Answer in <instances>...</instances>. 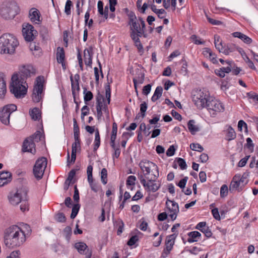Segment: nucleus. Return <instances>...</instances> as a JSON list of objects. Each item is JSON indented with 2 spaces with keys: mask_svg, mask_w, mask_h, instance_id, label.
Masks as SVG:
<instances>
[{
  "mask_svg": "<svg viewBox=\"0 0 258 258\" xmlns=\"http://www.w3.org/2000/svg\"><path fill=\"white\" fill-rule=\"evenodd\" d=\"M30 227L28 224H24L22 227L12 225L7 228L4 232V242L9 248L20 246L26 241V234L30 233Z\"/></svg>",
  "mask_w": 258,
  "mask_h": 258,
  "instance_id": "nucleus-1",
  "label": "nucleus"
},
{
  "mask_svg": "<svg viewBox=\"0 0 258 258\" xmlns=\"http://www.w3.org/2000/svg\"><path fill=\"white\" fill-rule=\"evenodd\" d=\"M19 42L12 34L6 33L0 37V53L12 55L15 53Z\"/></svg>",
  "mask_w": 258,
  "mask_h": 258,
  "instance_id": "nucleus-2",
  "label": "nucleus"
},
{
  "mask_svg": "<svg viewBox=\"0 0 258 258\" xmlns=\"http://www.w3.org/2000/svg\"><path fill=\"white\" fill-rule=\"evenodd\" d=\"M16 75H13L11 78V83L10 86V90L11 93L17 98L24 97L27 92V84L22 83V80L19 79Z\"/></svg>",
  "mask_w": 258,
  "mask_h": 258,
  "instance_id": "nucleus-3",
  "label": "nucleus"
},
{
  "mask_svg": "<svg viewBox=\"0 0 258 258\" xmlns=\"http://www.w3.org/2000/svg\"><path fill=\"white\" fill-rule=\"evenodd\" d=\"M139 166L142 171L143 174L140 175L144 179L157 178L159 173L157 166L153 163L147 160H143L139 163Z\"/></svg>",
  "mask_w": 258,
  "mask_h": 258,
  "instance_id": "nucleus-4",
  "label": "nucleus"
},
{
  "mask_svg": "<svg viewBox=\"0 0 258 258\" xmlns=\"http://www.w3.org/2000/svg\"><path fill=\"white\" fill-rule=\"evenodd\" d=\"M211 97L209 92L205 89H196L192 92V101L197 108L200 109L205 108Z\"/></svg>",
  "mask_w": 258,
  "mask_h": 258,
  "instance_id": "nucleus-5",
  "label": "nucleus"
},
{
  "mask_svg": "<svg viewBox=\"0 0 258 258\" xmlns=\"http://www.w3.org/2000/svg\"><path fill=\"white\" fill-rule=\"evenodd\" d=\"M18 6L16 3L7 2L0 7V16L5 20L13 19L17 14Z\"/></svg>",
  "mask_w": 258,
  "mask_h": 258,
  "instance_id": "nucleus-6",
  "label": "nucleus"
},
{
  "mask_svg": "<svg viewBox=\"0 0 258 258\" xmlns=\"http://www.w3.org/2000/svg\"><path fill=\"white\" fill-rule=\"evenodd\" d=\"M249 174L247 172H244L242 175L240 174L235 175L229 185L230 191H235L238 190L239 187H243L248 181V177Z\"/></svg>",
  "mask_w": 258,
  "mask_h": 258,
  "instance_id": "nucleus-7",
  "label": "nucleus"
},
{
  "mask_svg": "<svg viewBox=\"0 0 258 258\" xmlns=\"http://www.w3.org/2000/svg\"><path fill=\"white\" fill-rule=\"evenodd\" d=\"M44 78L41 76L37 77L33 88L32 98L33 102H40L43 96Z\"/></svg>",
  "mask_w": 258,
  "mask_h": 258,
  "instance_id": "nucleus-8",
  "label": "nucleus"
},
{
  "mask_svg": "<svg viewBox=\"0 0 258 258\" xmlns=\"http://www.w3.org/2000/svg\"><path fill=\"white\" fill-rule=\"evenodd\" d=\"M205 108H206L212 117H215L219 112L224 110L223 104L218 100L211 97Z\"/></svg>",
  "mask_w": 258,
  "mask_h": 258,
  "instance_id": "nucleus-9",
  "label": "nucleus"
},
{
  "mask_svg": "<svg viewBox=\"0 0 258 258\" xmlns=\"http://www.w3.org/2000/svg\"><path fill=\"white\" fill-rule=\"evenodd\" d=\"M17 110V106L14 104L5 105L0 110V120L5 125L10 123L11 114Z\"/></svg>",
  "mask_w": 258,
  "mask_h": 258,
  "instance_id": "nucleus-10",
  "label": "nucleus"
},
{
  "mask_svg": "<svg viewBox=\"0 0 258 258\" xmlns=\"http://www.w3.org/2000/svg\"><path fill=\"white\" fill-rule=\"evenodd\" d=\"M47 159L44 157L39 158L36 161L33 167V173L37 179L42 178L47 166Z\"/></svg>",
  "mask_w": 258,
  "mask_h": 258,
  "instance_id": "nucleus-11",
  "label": "nucleus"
},
{
  "mask_svg": "<svg viewBox=\"0 0 258 258\" xmlns=\"http://www.w3.org/2000/svg\"><path fill=\"white\" fill-rule=\"evenodd\" d=\"M138 178L145 189L147 191L154 192L160 187V184L156 181L157 178L152 177V179H144L142 176H139Z\"/></svg>",
  "mask_w": 258,
  "mask_h": 258,
  "instance_id": "nucleus-12",
  "label": "nucleus"
},
{
  "mask_svg": "<svg viewBox=\"0 0 258 258\" xmlns=\"http://www.w3.org/2000/svg\"><path fill=\"white\" fill-rule=\"evenodd\" d=\"M22 33L26 41H31L33 40L35 37L36 36L37 32L31 25L29 24H23Z\"/></svg>",
  "mask_w": 258,
  "mask_h": 258,
  "instance_id": "nucleus-13",
  "label": "nucleus"
},
{
  "mask_svg": "<svg viewBox=\"0 0 258 258\" xmlns=\"http://www.w3.org/2000/svg\"><path fill=\"white\" fill-rule=\"evenodd\" d=\"M27 192L23 189L18 190L15 193H11L9 196V201L11 204L17 205L21 202L23 199H26Z\"/></svg>",
  "mask_w": 258,
  "mask_h": 258,
  "instance_id": "nucleus-14",
  "label": "nucleus"
},
{
  "mask_svg": "<svg viewBox=\"0 0 258 258\" xmlns=\"http://www.w3.org/2000/svg\"><path fill=\"white\" fill-rule=\"evenodd\" d=\"M166 207L168 210V215L172 221L176 219V210L177 209V204L174 201L167 200L166 202Z\"/></svg>",
  "mask_w": 258,
  "mask_h": 258,
  "instance_id": "nucleus-15",
  "label": "nucleus"
},
{
  "mask_svg": "<svg viewBox=\"0 0 258 258\" xmlns=\"http://www.w3.org/2000/svg\"><path fill=\"white\" fill-rule=\"evenodd\" d=\"M32 69V68L31 67H24L20 70L19 74L16 75L19 78V79L22 80V83H26L27 79L33 74Z\"/></svg>",
  "mask_w": 258,
  "mask_h": 258,
  "instance_id": "nucleus-16",
  "label": "nucleus"
},
{
  "mask_svg": "<svg viewBox=\"0 0 258 258\" xmlns=\"http://www.w3.org/2000/svg\"><path fill=\"white\" fill-rule=\"evenodd\" d=\"M175 238L176 235L175 234L170 235L167 237L165 244L166 247L162 254V257H165L169 254L172 248Z\"/></svg>",
  "mask_w": 258,
  "mask_h": 258,
  "instance_id": "nucleus-17",
  "label": "nucleus"
},
{
  "mask_svg": "<svg viewBox=\"0 0 258 258\" xmlns=\"http://www.w3.org/2000/svg\"><path fill=\"white\" fill-rule=\"evenodd\" d=\"M96 110L98 119L101 118L102 116V111L106 114L107 117L109 116V112L107 105L105 104L101 101L98 100L96 105Z\"/></svg>",
  "mask_w": 258,
  "mask_h": 258,
  "instance_id": "nucleus-18",
  "label": "nucleus"
},
{
  "mask_svg": "<svg viewBox=\"0 0 258 258\" xmlns=\"http://www.w3.org/2000/svg\"><path fill=\"white\" fill-rule=\"evenodd\" d=\"M22 150L23 152H28L35 154L36 152L35 145L31 138H29L24 141Z\"/></svg>",
  "mask_w": 258,
  "mask_h": 258,
  "instance_id": "nucleus-19",
  "label": "nucleus"
},
{
  "mask_svg": "<svg viewBox=\"0 0 258 258\" xmlns=\"http://www.w3.org/2000/svg\"><path fill=\"white\" fill-rule=\"evenodd\" d=\"M223 132L225 136V139L226 141H230L236 138V133L230 125H226Z\"/></svg>",
  "mask_w": 258,
  "mask_h": 258,
  "instance_id": "nucleus-20",
  "label": "nucleus"
},
{
  "mask_svg": "<svg viewBox=\"0 0 258 258\" xmlns=\"http://www.w3.org/2000/svg\"><path fill=\"white\" fill-rule=\"evenodd\" d=\"M29 15L31 22L35 24H39L40 22V14L37 9L31 8L29 11Z\"/></svg>",
  "mask_w": 258,
  "mask_h": 258,
  "instance_id": "nucleus-21",
  "label": "nucleus"
},
{
  "mask_svg": "<svg viewBox=\"0 0 258 258\" xmlns=\"http://www.w3.org/2000/svg\"><path fill=\"white\" fill-rule=\"evenodd\" d=\"M203 55L208 58L213 63H218V60H217V55L215 53H213L211 49L209 48H205L203 51Z\"/></svg>",
  "mask_w": 258,
  "mask_h": 258,
  "instance_id": "nucleus-22",
  "label": "nucleus"
},
{
  "mask_svg": "<svg viewBox=\"0 0 258 258\" xmlns=\"http://www.w3.org/2000/svg\"><path fill=\"white\" fill-rule=\"evenodd\" d=\"M7 92V87L5 75L0 73V99H4Z\"/></svg>",
  "mask_w": 258,
  "mask_h": 258,
  "instance_id": "nucleus-23",
  "label": "nucleus"
},
{
  "mask_svg": "<svg viewBox=\"0 0 258 258\" xmlns=\"http://www.w3.org/2000/svg\"><path fill=\"white\" fill-rule=\"evenodd\" d=\"M11 173L8 171L0 173V187L7 184L11 181Z\"/></svg>",
  "mask_w": 258,
  "mask_h": 258,
  "instance_id": "nucleus-24",
  "label": "nucleus"
},
{
  "mask_svg": "<svg viewBox=\"0 0 258 258\" xmlns=\"http://www.w3.org/2000/svg\"><path fill=\"white\" fill-rule=\"evenodd\" d=\"M232 36L235 38H238L246 44H250L252 43V40L248 36L240 32H235L232 33Z\"/></svg>",
  "mask_w": 258,
  "mask_h": 258,
  "instance_id": "nucleus-25",
  "label": "nucleus"
},
{
  "mask_svg": "<svg viewBox=\"0 0 258 258\" xmlns=\"http://www.w3.org/2000/svg\"><path fill=\"white\" fill-rule=\"evenodd\" d=\"M187 235L188 238L187 241L189 243L197 242L201 237V234L197 231L190 232L187 233Z\"/></svg>",
  "mask_w": 258,
  "mask_h": 258,
  "instance_id": "nucleus-26",
  "label": "nucleus"
},
{
  "mask_svg": "<svg viewBox=\"0 0 258 258\" xmlns=\"http://www.w3.org/2000/svg\"><path fill=\"white\" fill-rule=\"evenodd\" d=\"M136 17L135 16L131 17L130 24L131 25V31H136V32H144V30L141 29L140 25L139 23H137L136 20Z\"/></svg>",
  "mask_w": 258,
  "mask_h": 258,
  "instance_id": "nucleus-27",
  "label": "nucleus"
},
{
  "mask_svg": "<svg viewBox=\"0 0 258 258\" xmlns=\"http://www.w3.org/2000/svg\"><path fill=\"white\" fill-rule=\"evenodd\" d=\"M80 77L79 75H76L74 76L75 80H74L72 77H71V81L72 84V93L74 95H75L76 93L78 92L79 90V80Z\"/></svg>",
  "mask_w": 258,
  "mask_h": 258,
  "instance_id": "nucleus-28",
  "label": "nucleus"
},
{
  "mask_svg": "<svg viewBox=\"0 0 258 258\" xmlns=\"http://www.w3.org/2000/svg\"><path fill=\"white\" fill-rule=\"evenodd\" d=\"M92 48L86 49L84 51V61L86 65L91 66L92 63Z\"/></svg>",
  "mask_w": 258,
  "mask_h": 258,
  "instance_id": "nucleus-29",
  "label": "nucleus"
},
{
  "mask_svg": "<svg viewBox=\"0 0 258 258\" xmlns=\"http://www.w3.org/2000/svg\"><path fill=\"white\" fill-rule=\"evenodd\" d=\"M65 57L64 51L62 47L57 48L56 59L59 63H63Z\"/></svg>",
  "mask_w": 258,
  "mask_h": 258,
  "instance_id": "nucleus-30",
  "label": "nucleus"
},
{
  "mask_svg": "<svg viewBox=\"0 0 258 258\" xmlns=\"http://www.w3.org/2000/svg\"><path fill=\"white\" fill-rule=\"evenodd\" d=\"M163 89L161 86H158L154 92V93L152 97L151 100L152 101L155 102L157 101L162 95Z\"/></svg>",
  "mask_w": 258,
  "mask_h": 258,
  "instance_id": "nucleus-31",
  "label": "nucleus"
},
{
  "mask_svg": "<svg viewBox=\"0 0 258 258\" xmlns=\"http://www.w3.org/2000/svg\"><path fill=\"white\" fill-rule=\"evenodd\" d=\"M236 46L235 44H228L226 47L223 48V49L221 50V52L226 55H228L230 53L236 50Z\"/></svg>",
  "mask_w": 258,
  "mask_h": 258,
  "instance_id": "nucleus-32",
  "label": "nucleus"
},
{
  "mask_svg": "<svg viewBox=\"0 0 258 258\" xmlns=\"http://www.w3.org/2000/svg\"><path fill=\"white\" fill-rule=\"evenodd\" d=\"M214 44L216 48L221 52L223 47L222 46V41L219 35H216L214 36Z\"/></svg>",
  "mask_w": 258,
  "mask_h": 258,
  "instance_id": "nucleus-33",
  "label": "nucleus"
},
{
  "mask_svg": "<svg viewBox=\"0 0 258 258\" xmlns=\"http://www.w3.org/2000/svg\"><path fill=\"white\" fill-rule=\"evenodd\" d=\"M30 115L32 119L36 120L40 117V113L38 108H34L29 111Z\"/></svg>",
  "mask_w": 258,
  "mask_h": 258,
  "instance_id": "nucleus-34",
  "label": "nucleus"
},
{
  "mask_svg": "<svg viewBox=\"0 0 258 258\" xmlns=\"http://www.w3.org/2000/svg\"><path fill=\"white\" fill-rule=\"evenodd\" d=\"M75 247L80 253L83 254L88 246L85 243L80 242L76 243L75 245Z\"/></svg>",
  "mask_w": 258,
  "mask_h": 258,
  "instance_id": "nucleus-35",
  "label": "nucleus"
},
{
  "mask_svg": "<svg viewBox=\"0 0 258 258\" xmlns=\"http://www.w3.org/2000/svg\"><path fill=\"white\" fill-rule=\"evenodd\" d=\"M95 137L94 140V151H96L99 148L100 144V135L99 131L97 129L95 131Z\"/></svg>",
  "mask_w": 258,
  "mask_h": 258,
  "instance_id": "nucleus-36",
  "label": "nucleus"
},
{
  "mask_svg": "<svg viewBox=\"0 0 258 258\" xmlns=\"http://www.w3.org/2000/svg\"><path fill=\"white\" fill-rule=\"evenodd\" d=\"M176 0H163V6L165 9H168L171 6L173 10L176 9Z\"/></svg>",
  "mask_w": 258,
  "mask_h": 258,
  "instance_id": "nucleus-37",
  "label": "nucleus"
},
{
  "mask_svg": "<svg viewBox=\"0 0 258 258\" xmlns=\"http://www.w3.org/2000/svg\"><path fill=\"white\" fill-rule=\"evenodd\" d=\"M136 180V177L134 175L129 176L126 180V185L129 188V186H130V188L131 190L133 189V187L132 186H134L135 185V181Z\"/></svg>",
  "mask_w": 258,
  "mask_h": 258,
  "instance_id": "nucleus-38",
  "label": "nucleus"
},
{
  "mask_svg": "<svg viewBox=\"0 0 258 258\" xmlns=\"http://www.w3.org/2000/svg\"><path fill=\"white\" fill-rule=\"evenodd\" d=\"M144 33V32L131 31V37L133 40L134 41V42H135L139 40V37H141Z\"/></svg>",
  "mask_w": 258,
  "mask_h": 258,
  "instance_id": "nucleus-39",
  "label": "nucleus"
},
{
  "mask_svg": "<svg viewBox=\"0 0 258 258\" xmlns=\"http://www.w3.org/2000/svg\"><path fill=\"white\" fill-rule=\"evenodd\" d=\"M188 130L191 133H195L198 131V127L195 124V121L193 120H190L188 122Z\"/></svg>",
  "mask_w": 258,
  "mask_h": 258,
  "instance_id": "nucleus-40",
  "label": "nucleus"
},
{
  "mask_svg": "<svg viewBox=\"0 0 258 258\" xmlns=\"http://www.w3.org/2000/svg\"><path fill=\"white\" fill-rule=\"evenodd\" d=\"M75 142L72 144V151H76L78 148H80V137H74Z\"/></svg>",
  "mask_w": 258,
  "mask_h": 258,
  "instance_id": "nucleus-41",
  "label": "nucleus"
},
{
  "mask_svg": "<svg viewBox=\"0 0 258 258\" xmlns=\"http://www.w3.org/2000/svg\"><path fill=\"white\" fill-rule=\"evenodd\" d=\"M107 171L106 169L103 168L101 172V179L102 182L105 184L107 182Z\"/></svg>",
  "mask_w": 258,
  "mask_h": 258,
  "instance_id": "nucleus-42",
  "label": "nucleus"
},
{
  "mask_svg": "<svg viewBox=\"0 0 258 258\" xmlns=\"http://www.w3.org/2000/svg\"><path fill=\"white\" fill-rule=\"evenodd\" d=\"M20 209L22 212H25L26 211H28L29 209V204L28 202L27 201V198L26 199H23L21 202H20Z\"/></svg>",
  "mask_w": 258,
  "mask_h": 258,
  "instance_id": "nucleus-43",
  "label": "nucleus"
},
{
  "mask_svg": "<svg viewBox=\"0 0 258 258\" xmlns=\"http://www.w3.org/2000/svg\"><path fill=\"white\" fill-rule=\"evenodd\" d=\"M191 150L201 152L204 150L203 147L198 143H192L190 145Z\"/></svg>",
  "mask_w": 258,
  "mask_h": 258,
  "instance_id": "nucleus-44",
  "label": "nucleus"
},
{
  "mask_svg": "<svg viewBox=\"0 0 258 258\" xmlns=\"http://www.w3.org/2000/svg\"><path fill=\"white\" fill-rule=\"evenodd\" d=\"M180 63L182 64V67L180 69V73L183 75H185L187 72V62L185 60L182 59Z\"/></svg>",
  "mask_w": 258,
  "mask_h": 258,
  "instance_id": "nucleus-45",
  "label": "nucleus"
},
{
  "mask_svg": "<svg viewBox=\"0 0 258 258\" xmlns=\"http://www.w3.org/2000/svg\"><path fill=\"white\" fill-rule=\"evenodd\" d=\"M79 208L80 206L79 204H76L73 206L72 210V213L71 214V218L72 219H74L76 217L79 212Z\"/></svg>",
  "mask_w": 258,
  "mask_h": 258,
  "instance_id": "nucleus-46",
  "label": "nucleus"
},
{
  "mask_svg": "<svg viewBox=\"0 0 258 258\" xmlns=\"http://www.w3.org/2000/svg\"><path fill=\"white\" fill-rule=\"evenodd\" d=\"M74 123V137H79L80 131L79 127L77 124V120L75 118L73 119Z\"/></svg>",
  "mask_w": 258,
  "mask_h": 258,
  "instance_id": "nucleus-47",
  "label": "nucleus"
},
{
  "mask_svg": "<svg viewBox=\"0 0 258 258\" xmlns=\"http://www.w3.org/2000/svg\"><path fill=\"white\" fill-rule=\"evenodd\" d=\"M117 131V126L116 123L114 122L112 125V134L111 136V140H115L116 138Z\"/></svg>",
  "mask_w": 258,
  "mask_h": 258,
  "instance_id": "nucleus-48",
  "label": "nucleus"
},
{
  "mask_svg": "<svg viewBox=\"0 0 258 258\" xmlns=\"http://www.w3.org/2000/svg\"><path fill=\"white\" fill-rule=\"evenodd\" d=\"M190 39L192 41L196 44H204L205 43L204 41L199 39L198 37L196 35H192L190 37Z\"/></svg>",
  "mask_w": 258,
  "mask_h": 258,
  "instance_id": "nucleus-49",
  "label": "nucleus"
},
{
  "mask_svg": "<svg viewBox=\"0 0 258 258\" xmlns=\"http://www.w3.org/2000/svg\"><path fill=\"white\" fill-rule=\"evenodd\" d=\"M228 194V187L226 184L222 185L220 188V196L222 198L226 197Z\"/></svg>",
  "mask_w": 258,
  "mask_h": 258,
  "instance_id": "nucleus-50",
  "label": "nucleus"
},
{
  "mask_svg": "<svg viewBox=\"0 0 258 258\" xmlns=\"http://www.w3.org/2000/svg\"><path fill=\"white\" fill-rule=\"evenodd\" d=\"M55 219L58 222H64L66 221V217L63 213H59L55 215Z\"/></svg>",
  "mask_w": 258,
  "mask_h": 258,
  "instance_id": "nucleus-51",
  "label": "nucleus"
},
{
  "mask_svg": "<svg viewBox=\"0 0 258 258\" xmlns=\"http://www.w3.org/2000/svg\"><path fill=\"white\" fill-rule=\"evenodd\" d=\"M206 17H207V19L208 22L210 24H211L212 25H222L223 24L222 22H221L220 21H219V20H217L212 19V18H211L209 17H208L207 15L206 16Z\"/></svg>",
  "mask_w": 258,
  "mask_h": 258,
  "instance_id": "nucleus-52",
  "label": "nucleus"
},
{
  "mask_svg": "<svg viewBox=\"0 0 258 258\" xmlns=\"http://www.w3.org/2000/svg\"><path fill=\"white\" fill-rule=\"evenodd\" d=\"M147 104L145 102H144L140 105V111L143 118L145 116V112L147 110Z\"/></svg>",
  "mask_w": 258,
  "mask_h": 258,
  "instance_id": "nucleus-53",
  "label": "nucleus"
},
{
  "mask_svg": "<svg viewBox=\"0 0 258 258\" xmlns=\"http://www.w3.org/2000/svg\"><path fill=\"white\" fill-rule=\"evenodd\" d=\"M178 166L181 170H185L187 168L186 163L184 159L178 157Z\"/></svg>",
  "mask_w": 258,
  "mask_h": 258,
  "instance_id": "nucleus-54",
  "label": "nucleus"
},
{
  "mask_svg": "<svg viewBox=\"0 0 258 258\" xmlns=\"http://www.w3.org/2000/svg\"><path fill=\"white\" fill-rule=\"evenodd\" d=\"M71 6H72V2L70 0H68L66 4L65 10H64L65 13L68 15H69L71 14Z\"/></svg>",
  "mask_w": 258,
  "mask_h": 258,
  "instance_id": "nucleus-55",
  "label": "nucleus"
},
{
  "mask_svg": "<svg viewBox=\"0 0 258 258\" xmlns=\"http://www.w3.org/2000/svg\"><path fill=\"white\" fill-rule=\"evenodd\" d=\"M86 90L84 91V100L85 102H87L90 101L93 98V94L91 91L86 92Z\"/></svg>",
  "mask_w": 258,
  "mask_h": 258,
  "instance_id": "nucleus-56",
  "label": "nucleus"
},
{
  "mask_svg": "<svg viewBox=\"0 0 258 258\" xmlns=\"http://www.w3.org/2000/svg\"><path fill=\"white\" fill-rule=\"evenodd\" d=\"M250 157V156L249 155H248V156H246L245 157H244L243 158L241 159L238 162V165L239 167H243L244 166L246 163H247V161L248 160V159H249V158Z\"/></svg>",
  "mask_w": 258,
  "mask_h": 258,
  "instance_id": "nucleus-57",
  "label": "nucleus"
},
{
  "mask_svg": "<svg viewBox=\"0 0 258 258\" xmlns=\"http://www.w3.org/2000/svg\"><path fill=\"white\" fill-rule=\"evenodd\" d=\"M201 232H202L207 238H210L212 236V233L208 226H206Z\"/></svg>",
  "mask_w": 258,
  "mask_h": 258,
  "instance_id": "nucleus-58",
  "label": "nucleus"
},
{
  "mask_svg": "<svg viewBox=\"0 0 258 258\" xmlns=\"http://www.w3.org/2000/svg\"><path fill=\"white\" fill-rule=\"evenodd\" d=\"M33 140V142L35 143V142H38L40 141L41 138V135L40 132H38L33 135L32 137H30Z\"/></svg>",
  "mask_w": 258,
  "mask_h": 258,
  "instance_id": "nucleus-59",
  "label": "nucleus"
},
{
  "mask_svg": "<svg viewBox=\"0 0 258 258\" xmlns=\"http://www.w3.org/2000/svg\"><path fill=\"white\" fill-rule=\"evenodd\" d=\"M202 250L201 248L200 247H198L197 246H194L190 248L188 251L189 252L193 254L197 255L198 254L200 251Z\"/></svg>",
  "mask_w": 258,
  "mask_h": 258,
  "instance_id": "nucleus-60",
  "label": "nucleus"
},
{
  "mask_svg": "<svg viewBox=\"0 0 258 258\" xmlns=\"http://www.w3.org/2000/svg\"><path fill=\"white\" fill-rule=\"evenodd\" d=\"M246 95L249 98L252 99L255 102H258V95L251 92L247 93Z\"/></svg>",
  "mask_w": 258,
  "mask_h": 258,
  "instance_id": "nucleus-61",
  "label": "nucleus"
},
{
  "mask_svg": "<svg viewBox=\"0 0 258 258\" xmlns=\"http://www.w3.org/2000/svg\"><path fill=\"white\" fill-rule=\"evenodd\" d=\"M212 215H213L214 218L215 219H216L217 220H220V216L219 215V213L218 208H216L213 209L212 210Z\"/></svg>",
  "mask_w": 258,
  "mask_h": 258,
  "instance_id": "nucleus-62",
  "label": "nucleus"
},
{
  "mask_svg": "<svg viewBox=\"0 0 258 258\" xmlns=\"http://www.w3.org/2000/svg\"><path fill=\"white\" fill-rule=\"evenodd\" d=\"M98 11L99 13L101 15H103L104 10H103V3L102 1H99L97 4Z\"/></svg>",
  "mask_w": 258,
  "mask_h": 258,
  "instance_id": "nucleus-63",
  "label": "nucleus"
},
{
  "mask_svg": "<svg viewBox=\"0 0 258 258\" xmlns=\"http://www.w3.org/2000/svg\"><path fill=\"white\" fill-rule=\"evenodd\" d=\"M138 240V236L137 235L133 236L128 241L127 244L130 246H132L134 245Z\"/></svg>",
  "mask_w": 258,
  "mask_h": 258,
  "instance_id": "nucleus-64",
  "label": "nucleus"
}]
</instances>
